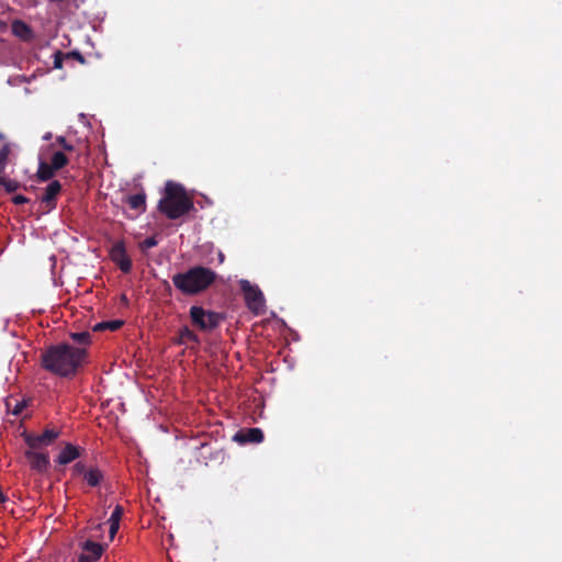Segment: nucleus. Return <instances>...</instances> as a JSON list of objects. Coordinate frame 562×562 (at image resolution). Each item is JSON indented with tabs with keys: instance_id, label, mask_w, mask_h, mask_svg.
<instances>
[{
	"instance_id": "1",
	"label": "nucleus",
	"mask_w": 562,
	"mask_h": 562,
	"mask_svg": "<svg viewBox=\"0 0 562 562\" xmlns=\"http://www.w3.org/2000/svg\"><path fill=\"white\" fill-rule=\"evenodd\" d=\"M87 357L85 348L68 344L53 345L41 355V367L58 376L74 375Z\"/></svg>"
},
{
	"instance_id": "2",
	"label": "nucleus",
	"mask_w": 562,
	"mask_h": 562,
	"mask_svg": "<svg viewBox=\"0 0 562 562\" xmlns=\"http://www.w3.org/2000/svg\"><path fill=\"white\" fill-rule=\"evenodd\" d=\"M194 207L192 199L184 188L176 182L168 181L164 196L158 202V210L169 220H178Z\"/></svg>"
},
{
	"instance_id": "3",
	"label": "nucleus",
	"mask_w": 562,
	"mask_h": 562,
	"mask_svg": "<svg viewBox=\"0 0 562 562\" xmlns=\"http://www.w3.org/2000/svg\"><path fill=\"white\" fill-rule=\"evenodd\" d=\"M216 280V273L210 268L195 266L186 272L176 273L172 283L182 294L195 295L205 291Z\"/></svg>"
},
{
	"instance_id": "4",
	"label": "nucleus",
	"mask_w": 562,
	"mask_h": 562,
	"mask_svg": "<svg viewBox=\"0 0 562 562\" xmlns=\"http://www.w3.org/2000/svg\"><path fill=\"white\" fill-rule=\"evenodd\" d=\"M189 313L192 325L202 331H211L215 329L224 319V316L221 313L207 311L198 305L191 306Z\"/></svg>"
},
{
	"instance_id": "5",
	"label": "nucleus",
	"mask_w": 562,
	"mask_h": 562,
	"mask_svg": "<svg viewBox=\"0 0 562 562\" xmlns=\"http://www.w3.org/2000/svg\"><path fill=\"white\" fill-rule=\"evenodd\" d=\"M239 285L248 310L255 315L263 314L266 312V301L261 290L248 280H240Z\"/></svg>"
},
{
	"instance_id": "6",
	"label": "nucleus",
	"mask_w": 562,
	"mask_h": 562,
	"mask_svg": "<svg viewBox=\"0 0 562 562\" xmlns=\"http://www.w3.org/2000/svg\"><path fill=\"white\" fill-rule=\"evenodd\" d=\"M60 435L59 430L56 429H45L41 435H34L24 431L23 439L29 448L32 449H41L43 447L50 446Z\"/></svg>"
},
{
	"instance_id": "7",
	"label": "nucleus",
	"mask_w": 562,
	"mask_h": 562,
	"mask_svg": "<svg viewBox=\"0 0 562 562\" xmlns=\"http://www.w3.org/2000/svg\"><path fill=\"white\" fill-rule=\"evenodd\" d=\"M37 450L38 449L29 448L25 450L24 456L33 471L44 474L50 467L49 456L48 452H41Z\"/></svg>"
},
{
	"instance_id": "8",
	"label": "nucleus",
	"mask_w": 562,
	"mask_h": 562,
	"mask_svg": "<svg viewBox=\"0 0 562 562\" xmlns=\"http://www.w3.org/2000/svg\"><path fill=\"white\" fill-rule=\"evenodd\" d=\"M111 260L120 268L123 273H130L132 270V260L126 254L123 241H116L110 250Z\"/></svg>"
},
{
	"instance_id": "9",
	"label": "nucleus",
	"mask_w": 562,
	"mask_h": 562,
	"mask_svg": "<svg viewBox=\"0 0 562 562\" xmlns=\"http://www.w3.org/2000/svg\"><path fill=\"white\" fill-rule=\"evenodd\" d=\"M82 551L78 557V562H95L98 561L105 550V546L87 540L82 543Z\"/></svg>"
},
{
	"instance_id": "10",
	"label": "nucleus",
	"mask_w": 562,
	"mask_h": 562,
	"mask_svg": "<svg viewBox=\"0 0 562 562\" xmlns=\"http://www.w3.org/2000/svg\"><path fill=\"white\" fill-rule=\"evenodd\" d=\"M83 452V448L72 445L70 442H66L61 448L60 452L58 453V456L56 457L55 462L58 465H67L74 462L75 460L79 459Z\"/></svg>"
},
{
	"instance_id": "11",
	"label": "nucleus",
	"mask_w": 562,
	"mask_h": 562,
	"mask_svg": "<svg viewBox=\"0 0 562 562\" xmlns=\"http://www.w3.org/2000/svg\"><path fill=\"white\" fill-rule=\"evenodd\" d=\"M265 435L260 428H246L237 431L233 439L234 441L245 445V443H259L263 440Z\"/></svg>"
},
{
	"instance_id": "12",
	"label": "nucleus",
	"mask_w": 562,
	"mask_h": 562,
	"mask_svg": "<svg viewBox=\"0 0 562 562\" xmlns=\"http://www.w3.org/2000/svg\"><path fill=\"white\" fill-rule=\"evenodd\" d=\"M12 34L23 42H31L35 37L33 29L22 20H13L11 23Z\"/></svg>"
},
{
	"instance_id": "13",
	"label": "nucleus",
	"mask_w": 562,
	"mask_h": 562,
	"mask_svg": "<svg viewBox=\"0 0 562 562\" xmlns=\"http://www.w3.org/2000/svg\"><path fill=\"white\" fill-rule=\"evenodd\" d=\"M61 191V184L58 180L52 181L45 189L42 202L46 204L48 210L56 207V198Z\"/></svg>"
},
{
	"instance_id": "14",
	"label": "nucleus",
	"mask_w": 562,
	"mask_h": 562,
	"mask_svg": "<svg viewBox=\"0 0 562 562\" xmlns=\"http://www.w3.org/2000/svg\"><path fill=\"white\" fill-rule=\"evenodd\" d=\"M83 480L90 487H97L104 480V474L98 468H89Z\"/></svg>"
},
{
	"instance_id": "15",
	"label": "nucleus",
	"mask_w": 562,
	"mask_h": 562,
	"mask_svg": "<svg viewBox=\"0 0 562 562\" xmlns=\"http://www.w3.org/2000/svg\"><path fill=\"white\" fill-rule=\"evenodd\" d=\"M189 341L194 342V344H200V339H199L198 335L193 330H191L188 326H184V327L180 328L179 336L176 340V344L184 345Z\"/></svg>"
},
{
	"instance_id": "16",
	"label": "nucleus",
	"mask_w": 562,
	"mask_h": 562,
	"mask_svg": "<svg viewBox=\"0 0 562 562\" xmlns=\"http://www.w3.org/2000/svg\"><path fill=\"white\" fill-rule=\"evenodd\" d=\"M127 204L131 209L143 213L146 210V195L145 193H137L127 198Z\"/></svg>"
},
{
	"instance_id": "17",
	"label": "nucleus",
	"mask_w": 562,
	"mask_h": 562,
	"mask_svg": "<svg viewBox=\"0 0 562 562\" xmlns=\"http://www.w3.org/2000/svg\"><path fill=\"white\" fill-rule=\"evenodd\" d=\"M124 325V322L121 319L105 321L97 323L93 326V331H102V330H111L115 331L120 329Z\"/></svg>"
},
{
	"instance_id": "18",
	"label": "nucleus",
	"mask_w": 562,
	"mask_h": 562,
	"mask_svg": "<svg viewBox=\"0 0 562 562\" xmlns=\"http://www.w3.org/2000/svg\"><path fill=\"white\" fill-rule=\"evenodd\" d=\"M68 158L63 151H56L53 154L50 158L49 166L53 167L56 171L64 168L68 164Z\"/></svg>"
},
{
	"instance_id": "19",
	"label": "nucleus",
	"mask_w": 562,
	"mask_h": 562,
	"mask_svg": "<svg viewBox=\"0 0 562 562\" xmlns=\"http://www.w3.org/2000/svg\"><path fill=\"white\" fill-rule=\"evenodd\" d=\"M55 169L49 164L41 162L37 170V178L41 181H47L54 177Z\"/></svg>"
},
{
	"instance_id": "20",
	"label": "nucleus",
	"mask_w": 562,
	"mask_h": 562,
	"mask_svg": "<svg viewBox=\"0 0 562 562\" xmlns=\"http://www.w3.org/2000/svg\"><path fill=\"white\" fill-rule=\"evenodd\" d=\"M0 186L3 187L8 193L15 192L20 188V183L18 181L11 180L4 175L0 176Z\"/></svg>"
},
{
	"instance_id": "21",
	"label": "nucleus",
	"mask_w": 562,
	"mask_h": 562,
	"mask_svg": "<svg viewBox=\"0 0 562 562\" xmlns=\"http://www.w3.org/2000/svg\"><path fill=\"white\" fill-rule=\"evenodd\" d=\"M70 337L79 345H89L91 341V335L88 331L72 333Z\"/></svg>"
},
{
	"instance_id": "22",
	"label": "nucleus",
	"mask_w": 562,
	"mask_h": 562,
	"mask_svg": "<svg viewBox=\"0 0 562 562\" xmlns=\"http://www.w3.org/2000/svg\"><path fill=\"white\" fill-rule=\"evenodd\" d=\"M89 468L86 467V464L81 461L76 462L71 468V475L74 477L77 476H86V473L88 472Z\"/></svg>"
},
{
	"instance_id": "23",
	"label": "nucleus",
	"mask_w": 562,
	"mask_h": 562,
	"mask_svg": "<svg viewBox=\"0 0 562 562\" xmlns=\"http://www.w3.org/2000/svg\"><path fill=\"white\" fill-rule=\"evenodd\" d=\"M9 153H10V150H9L8 146H3L0 149V176L4 175V169H5L7 160L9 157Z\"/></svg>"
},
{
	"instance_id": "24",
	"label": "nucleus",
	"mask_w": 562,
	"mask_h": 562,
	"mask_svg": "<svg viewBox=\"0 0 562 562\" xmlns=\"http://www.w3.org/2000/svg\"><path fill=\"white\" fill-rule=\"evenodd\" d=\"M56 144H58L65 151L71 153L75 150V146L71 143H69L64 136H57Z\"/></svg>"
},
{
	"instance_id": "25",
	"label": "nucleus",
	"mask_w": 562,
	"mask_h": 562,
	"mask_svg": "<svg viewBox=\"0 0 562 562\" xmlns=\"http://www.w3.org/2000/svg\"><path fill=\"white\" fill-rule=\"evenodd\" d=\"M123 512H124L123 507L121 505H116L114 510L111 514V517L109 518V522H119L120 524Z\"/></svg>"
},
{
	"instance_id": "26",
	"label": "nucleus",
	"mask_w": 562,
	"mask_h": 562,
	"mask_svg": "<svg viewBox=\"0 0 562 562\" xmlns=\"http://www.w3.org/2000/svg\"><path fill=\"white\" fill-rule=\"evenodd\" d=\"M157 244H158V240H157L156 236H150L140 243V248L143 250L150 249V248L157 246Z\"/></svg>"
},
{
	"instance_id": "27",
	"label": "nucleus",
	"mask_w": 562,
	"mask_h": 562,
	"mask_svg": "<svg viewBox=\"0 0 562 562\" xmlns=\"http://www.w3.org/2000/svg\"><path fill=\"white\" fill-rule=\"evenodd\" d=\"M66 58V55L63 54L60 50H57L55 54H54V68L56 69H61L63 68V61L64 59Z\"/></svg>"
},
{
	"instance_id": "28",
	"label": "nucleus",
	"mask_w": 562,
	"mask_h": 562,
	"mask_svg": "<svg viewBox=\"0 0 562 562\" xmlns=\"http://www.w3.org/2000/svg\"><path fill=\"white\" fill-rule=\"evenodd\" d=\"M66 55V58H71V59H75L77 61H79L80 64H85L86 63V59L83 57V55L77 50H72V52H69Z\"/></svg>"
},
{
	"instance_id": "29",
	"label": "nucleus",
	"mask_w": 562,
	"mask_h": 562,
	"mask_svg": "<svg viewBox=\"0 0 562 562\" xmlns=\"http://www.w3.org/2000/svg\"><path fill=\"white\" fill-rule=\"evenodd\" d=\"M12 202L16 205H21L29 202V199L24 195L18 194L12 198Z\"/></svg>"
},
{
	"instance_id": "30",
	"label": "nucleus",
	"mask_w": 562,
	"mask_h": 562,
	"mask_svg": "<svg viewBox=\"0 0 562 562\" xmlns=\"http://www.w3.org/2000/svg\"><path fill=\"white\" fill-rule=\"evenodd\" d=\"M120 528L119 522H110V538L113 539Z\"/></svg>"
},
{
	"instance_id": "31",
	"label": "nucleus",
	"mask_w": 562,
	"mask_h": 562,
	"mask_svg": "<svg viewBox=\"0 0 562 562\" xmlns=\"http://www.w3.org/2000/svg\"><path fill=\"white\" fill-rule=\"evenodd\" d=\"M25 407V402H19L16 403L15 407L13 408V414L14 415H20L22 414L23 409Z\"/></svg>"
},
{
	"instance_id": "32",
	"label": "nucleus",
	"mask_w": 562,
	"mask_h": 562,
	"mask_svg": "<svg viewBox=\"0 0 562 562\" xmlns=\"http://www.w3.org/2000/svg\"><path fill=\"white\" fill-rule=\"evenodd\" d=\"M50 137H52V134H50V133H47L43 138L47 140V139H49Z\"/></svg>"
},
{
	"instance_id": "33",
	"label": "nucleus",
	"mask_w": 562,
	"mask_h": 562,
	"mask_svg": "<svg viewBox=\"0 0 562 562\" xmlns=\"http://www.w3.org/2000/svg\"><path fill=\"white\" fill-rule=\"evenodd\" d=\"M218 259H221V261H223L224 256L221 254V255L218 256Z\"/></svg>"
}]
</instances>
